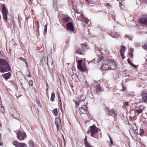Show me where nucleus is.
<instances>
[{
    "instance_id": "obj_1",
    "label": "nucleus",
    "mask_w": 147,
    "mask_h": 147,
    "mask_svg": "<svg viewBox=\"0 0 147 147\" xmlns=\"http://www.w3.org/2000/svg\"><path fill=\"white\" fill-rule=\"evenodd\" d=\"M10 69V67L7 61L4 59H0V70L1 72L8 71Z\"/></svg>"
},
{
    "instance_id": "obj_2",
    "label": "nucleus",
    "mask_w": 147,
    "mask_h": 147,
    "mask_svg": "<svg viewBox=\"0 0 147 147\" xmlns=\"http://www.w3.org/2000/svg\"><path fill=\"white\" fill-rule=\"evenodd\" d=\"M82 60H79L77 62V67L78 69L82 72H84L86 69V64L82 62Z\"/></svg>"
},
{
    "instance_id": "obj_3",
    "label": "nucleus",
    "mask_w": 147,
    "mask_h": 147,
    "mask_svg": "<svg viewBox=\"0 0 147 147\" xmlns=\"http://www.w3.org/2000/svg\"><path fill=\"white\" fill-rule=\"evenodd\" d=\"M108 63L109 70H114L116 69V63L114 60H108Z\"/></svg>"
},
{
    "instance_id": "obj_4",
    "label": "nucleus",
    "mask_w": 147,
    "mask_h": 147,
    "mask_svg": "<svg viewBox=\"0 0 147 147\" xmlns=\"http://www.w3.org/2000/svg\"><path fill=\"white\" fill-rule=\"evenodd\" d=\"M90 131L91 133V136L95 138H97V139H98V138L96 137V135H94L98 131L97 128L95 125L94 124L92 126H90Z\"/></svg>"
},
{
    "instance_id": "obj_5",
    "label": "nucleus",
    "mask_w": 147,
    "mask_h": 147,
    "mask_svg": "<svg viewBox=\"0 0 147 147\" xmlns=\"http://www.w3.org/2000/svg\"><path fill=\"white\" fill-rule=\"evenodd\" d=\"M106 113L108 115L113 117L114 118H116L117 115V112L115 109H107L106 111Z\"/></svg>"
},
{
    "instance_id": "obj_6",
    "label": "nucleus",
    "mask_w": 147,
    "mask_h": 147,
    "mask_svg": "<svg viewBox=\"0 0 147 147\" xmlns=\"http://www.w3.org/2000/svg\"><path fill=\"white\" fill-rule=\"evenodd\" d=\"M108 60L102 62L101 64V69L103 70L106 71L109 70L108 63Z\"/></svg>"
},
{
    "instance_id": "obj_7",
    "label": "nucleus",
    "mask_w": 147,
    "mask_h": 147,
    "mask_svg": "<svg viewBox=\"0 0 147 147\" xmlns=\"http://www.w3.org/2000/svg\"><path fill=\"white\" fill-rule=\"evenodd\" d=\"M18 138L20 140H23L26 138V134L25 132L19 131L17 133Z\"/></svg>"
},
{
    "instance_id": "obj_8",
    "label": "nucleus",
    "mask_w": 147,
    "mask_h": 147,
    "mask_svg": "<svg viewBox=\"0 0 147 147\" xmlns=\"http://www.w3.org/2000/svg\"><path fill=\"white\" fill-rule=\"evenodd\" d=\"M146 107L143 105H141L138 107V109L136 110L135 112L136 114L139 115V114L142 113L145 110Z\"/></svg>"
},
{
    "instance_id": "obj_9",
    "label": "nucleus",
    "mask_w": 147,
    "mask_h": 147,
    "mask_svg": "<svg viewBox=\"0 0 147 147\" xmlns=\"http://www.w3.org/2000/svg\"><path fill=\"white\" fill-rule=\"evenodd\" d=\"M13 144L16 147H26V144L23 143H20L17 141H14L13 142Z\"/></svg>"
},
{
    "instance_id": "obj_10",
    "label": "nucleus",
    "mask_w": 147,
    "mask_h": 147,
    "mask_svg": "<svg viewBox=\"0 0 147 147\" xmlns=\"http://www.w3.org/2000/svg\"><path fill=\"white\" fill-rule=\"evenodd\" d=\"M96 51H98L99 52H100V54H99L98 57L97 59V61L98 62H99L102 59H103V57L102 56V55L103 54L102 53V50L101 49L99 48H95Z\"/></svg>"
},
{
    "instance_id": "obj_11",
    "label": "nucleus",
    "mask_w": 147,
    "mask_h": 147,
    "mask_svg": "<svg viewBox=\"0 0 147 147\" xmlns=\"http://www.w3.org/2000/svg\"><path fill=\"white\" fill-rule=\"evenodd\" d=\"M140 23L145 25H147V16L142 17L139 20Z\"/></svg>"
},
{
    "instance_id": "obj_12",
    "label": "nucleus",
    "mask_w": 147,
    "mask_h": 147,
    "mask_svg": "<svg viewBox=\"0 0 147 147\" xmlns=\"http://www.w3.org/2000/svg\"><path fill=\"white\" fill-rule=\"evenodd\" d=\"M2 13L3 14V19L5 21H7V13L6 8L5 7L3 6L2 7Z\"/></svg>"
},
{
    "instance_id": "obj_13",
    "label": "nucleus",
    "mask_w": 147,
    "mask_h": 147,
    "mask_svg": "<svg viewBox=\"0 0 147 147\" xmlns=\"http://www.w3.org/2000/svg\"><path fill=\"white\" fill-rule=\"evenodd\" d=\"M66 28L68 30L70 31L71 32L74 31V28L73 25L71 22H69L67 23L66 24Z\"/></svg>"
},
{
    "instance_id": "obj_14",
    "label": "nucleus",
    "mask_w": 147,
    "mask_h": 147,
    "mask_svg": "<svg viewBox=\"0 0 147 147\" xmlns=\"http://www.w3.org/2000/svg\"><path fill=\"white\" fill-rule=\"evenodd\" d=\"M125 47L123 45H121V49L119 50V51L120 53L121 57L122 59H124L125 58L124 55V53L125 51Z\"/></svg>"
},
{
    "instance_id": "obj_15",
    "label": "nucleus",
    "mask_w": 147,
    "mask_h": 147,
    "mask_svg": "<svg viewBox=\"0 0 147 147\" xmlns=\"http://www.w3.org/2000/svg\"><path fill=\"white\" fill-rule=\"evenodd\" d=\"M55 122L56 125L57 127V131H59V126L61 125V119L60 117H59L58 119L57 117H56L55 119ZM62 127V126H61Z\"/></svg>"
},
{
    "instance_id": "obj_16",
    "label": "nucleus",
    "mask_w": 147,
    "mask_h": 147,
    "mask_svg": "<svg viewBox=\"0 0 147 147\" xmlns=\"http://www.w3.org/2000/svg\"><path fill=\"white\" fill-rule=\"evenodd\" d=\"M94 88L96 93L99 91H102L104 90V89L100 87L99 85L96 83L94 84Z\"/></svg>"
},
{
    "instance_id": "obj_17",
    "label": "nucleus",
    "mask_w": 147,
    "mask_h": 147,
    "mask_svg": "<svg viewBox=\"0 0 147 147\" xmlns=\"http://www.w3.org/2000/svg\"><path fill=\"white\" fill-rule=\"evenodd\" d=\"M79 110L81 113L85 114L86 112L87 109L85 106L83 105H82V107L79 108Z\"/></svg>"
},
{
    "instance_id": "obj_18",
    "label": "nucleus",
    "mask_w": 147,
    "mask_h": 147,
    "mask_svg": "<svg viewBox=\"0 0 147 147\" xmlns=\"http://www.w3.org/2000/svg\"><path fill=\"white\" fill-rule=\"evenodd\" d=\"M80 16L81 17V18L82 19V21L83 22H84L86 24H87L88 22H89V20L86 17L84 16V15L83 14H81Z\"/></svg>"
},
{
    "instance_id": "obj_19",
    "label": "nucleus",
    "mask_w": 147,
    "mask_h": 147,
    "mask_svg": "<svg viewBox=\"0 0 147 147\" xmlns=\"http://www.w3.org/2000/svg\"><path fill=\"white\" fill-rule=\"evenodd\" d=\"M11 76V74L10 72L5 73L3 75V78L6 80H7L10 78Z\"/></svg>"
},
{
    "instance_id": "obj_20",
    "label": "nucleus",
    "mask_w": 147,
    "mask_h": 147,
    "mask_svg": "<svg viewBox=\"0 0 147 147\" xmlns=\"http://www.w3.org/2000/svg\"><path fill=\"white\" fill-rule=\"evenodd\" d=\"M142 100L144 102H147V94L144 93L142 96Z\"/></svg>"
},
{
    "instance_id": "obj_21",
    "label": "nucleus",
    "mask_w": 147,
    "mask_h": 147,
    "mask_svg": "<svg viewBox=\"0 0 147 147\" xmlns=\"http://www.w3.org/2000/svg\"><path fill=\"white\" fill-rule=\"evenodd\" d=\"M82 51L80 49H77L76 51V53L77 54L82 55L84 53L83 50L84 49V48L82 47Z\"/></svg>"
},
{
    "instance_id": "obj_22",
    "label": "nucleus",
    "mask_w": 147,
    "mask_h": 147,
    "mask_svg": "<svg viewBox=\"0 0 147 147\" xmlns=\"http://www.w3.org/2000/svg\"><path fill=\"white\" fill-rule=\"evenodd\" d=\"M0 111L3 113H4L5 112L4 108L1 104H0Z\"/></svg>"
},
{
    "instance_id": "obj_23",
    "label": "nucleus",
    "mask_w": 147,
    "mask_h": 147,
    "mask_svg": "<svg viewBox=\"0 0 147 147\" xmlns=\"http://www.w3.org/2000/svg\"><path fill=\"white\" fill-rule=\"evenodd\" d=\"M86 98L85 96L84 95H82L80 96V98L78 99V100L80 101H83Z\"/></svg>"
},
{
    "instance_id": "obj_24",
    "label": "nucleus",
    "mask_w": 147,
    "mask_h": 147,
    "mask_svg": "<svg viewBox=\"0 0 147 147\" xmlns=\"http://www.w3.org/2000/svg\"><path fill=\"white\" fill-rule=\"evenodd\" d=\"M55 98V94L54 92H52L50 98L51 100L53 102L54 101V99Z\"/></svg>"
},
{
    "instance_id": "obj_25",
    "label": "nucleus",
    "mask_w": 147,
    "mask_h": 147,
    "mask_svg": "<svg viewBox=\"0 0 147 147\" xmlns=\"http://www.w3.org/2000/svg\"><path fill=\"white\" fill-rule=\"evenodd\" d=\"M53 113L55 116H57L58 114L57 109H55L53 111Z\"/></svg>"
},
{
    "instance_id": "obj_26",
    "label": "nucleus",
    "mask_w": 147,
    "mask_h": 147,
    "mask_svg": "<svg viewBox=\"0 0 147 147\" xmlns=\"http://www.w3.org/2000/svg\"><path fill=\"white\" fill-rule=\"evenodd\" d=\"M29 144L30 147H34V144L31 141H29Z\"/></svg>"
},
{
    "instance_id": "obj_27",
    "label": "nucleus",
    "mask_w": 147,
    "mask_h": 147,
    "mask_svg": "<svg viewBox=\"0 0 147 147\" xmlns=\"http://www.w3.org/2000/svg\"><path fill=\"white\" fill-rule=\"evenodd\" d=\"M84 145H86V144H89L88 142L87 138L86 137H85L84 140Z\"/></svg>"
},
{
    "instance_id": "obj_28",
    "label": "nucleus",
    "mask_w": 147,
    "mask_h": 147,
    "mask_svg": "<svg viewBox=\"0 0 147 147\" xmlns=\"http://www.w3.org/2000/svg\"><path fill=\"white\" fill-rule=\"evenodd\" d=\"M64 19L65 21L68 22L70 18L69 16H65V17L64 18Z\"/></svg>"
},
{
    "instance_id": "obj_29",
    "label": "nucleus",
    "mask_w": 147,
    "mask_h": 147,
    "mask_svg": "<svg viewBox=\"0 0 147 147\" xmlns=\"http://www.w3.org/2000/svg\"><path fill=\"white\" fill-rule=\"evenodd\" d=\"M47 26L46 25L45 26L44 29V34H45L47 33Z\"/></svg>"
},
{
    "instance_id": "obj_30",
    "label": "nucleus",
    "mask_w": 147,
    "mask_h": 147,
    "mask_svg": "<svg viewBox=\"0 0 147 147\" xmlns=\"http://www.w3.org/2000/svg\"><path fill=\"white\" fill-rule=\"evenodd\" d=\"M74 102H75V104H76V108H78L79 106V105H80V101L79 100V101L78 102H77L75 100H74Z\"/></svg>"
},
{
    "instance_id": "obj_31",
    "label": "nucleus",
    "mask_w": 147,
    "mask_h": 147,
    "mask_svg": "<svg viewBox=\"0 0 147 147\" xmlns=\"http://www.w3.org/2000/svg\"><path fill=\"white\" fill-rule=\"evenodd\" d=\"M36 101L37 102V103L40 107H41V105L39 99L38 98H36Z\"/></svg>"
},
{
    "instance_id": "obj_32",
    "label": "nucleus",
    "mask_w": 147,
    "mask_h": 147,
    "mask_svg": "<svg viewBox=\"0 0 147 147\" xmlns=\"http://www.w3.org/2000/svg\"><path fill=\"white\" fill-rule=\"evenodd\" d=\"M20 59L22 61H23L25 62L26 63V64H27V62L26 61V59H25L22 57H20Z\"/></svg>"
},
{
    "instance_id": "obj_33",
    "label": "nucleus",
    "mask_w": 147,
    "mask_h": 147,
    "mask_svg": "<svg viewBox=\"0 0 147 147\" xmlns=\"http://www.w3.org/2000/svg\"><path fill=\"white\" fill-rule=\"evenodd\" d=\"M53 7L55 9V10H57L58 9H57V4H54L53 5Z\"/></svg>"
},
{
    "instance_id": "obj_34",
    "label": "nucleus",
    "mask_w": 147,
    "mask_h": 147,
    "mask_svg": "<svg viewBox=\"0 0 147 147\" xmlns=\"http://www.w3.org/2000/svg\"><path fill=\"white\" fill-rule=\"evenodd\" d=\"M123 104L124 105V106H125V105H126L127 106H129V103L128 102H123Z\"/></svg>"
},
{
    "instance_id": "obj_35",
    "label": "nucleus",
    "mask_w": 147,
    "mask_h": 147,
    "mask_svg": "<svg viewBox=\"0 0 147 147\" xmlns=\"http://www.w3.org/2000/svg\"><path fill=\"white\" fill-rule=\"evenodd\" d=\"M86 2L89 4H92L93 1L92 0H85Z\"/></svg>"
},
{
    "instance_id": "obj_36",
    "label": "nucleus",
    "mask_w": 147,
    "mask_h": 147,
    "mask_svg": "<svg viewBox=\"0 0 147 147\" xmlns=\"http://www.w3.org/2000/svg\"><path fill=\"white\" fill-rule=\"evenodd\" d=\"M11 24L12 25L13 29H14L16 27V25L13 20L12 21V22L11 23Z\"/></svg>"
},
{
    "instance_id": "obj_37",
    "label": "nucleus",
    "mask_w": 147,
    "mask_h": 147,
    "mask_svg": "<svg viewBox=\"0 0 147 147\" xmlns=\"http://www.w3.org/2000/svg\"><path fill=\"white\" fill-rule=\"evenodd\" d=\"M125 36H126V37L127 38H128L129 40H132V39H133L132 37H131V36H129L125 35Z\"/></svg>"
},
{
    "instance_id": "obj_38",
    "label": "nucleus",
    "mask_w": 147,
    "mask_h": 147,
    "mask_svg": "<svg viewBox=\"0 0 147 147\" xmlns=\"http://www.w3.org/2000/svg\"><path fill=\"white\" fill-rule=\"evenodd\" d=\"M142 47L143 48L147 49V44L146 45H143L142 46Z\"/></svg>"
},
{
    "instance_id": "obj_39",
    "label": "nucleus",
    "mask_w": 147,
    "mask_h": 147,
    "mask_svg": "<svg viewBox=\"0 0 147 147\" xmlns=\"http://www.w3.org/2000/svg\"><path fill=\"white\" fill-rule=\"evenodd\" d=\"M29 83L30 85L32 86L33 84V81L32 80H30L29 82Z\"/></svg>"
},
{
    "instance_id": "obj_40",
    "label": "nucleus",
    "mask_w": 147,
    "mask_h": 147,
    "mask_svg": "<svg viewBox=\"0 0 147 147\" xmlns=\"http://www.w3.org/2000/svg\"><path fill=\"white\" fill-rule=\"evenodd\" d=\"M39 23L38 21H35V24L37 26L38 28V29L39 27Z\"/></svg>"
},
{
    "instance_id": "obj_41",
    "label": "nucleus",
    "mask_w": 147,
    "mask_h": 147,
    "mask_svg": "<svg viewBox=\"0 0 147 147\" xmlns=\"http://www.w3.org/2000/svg\"><path fill=\"white\" fill-rule=\"evenodd\" d=\"M140 132L139 133V134L140 135H142L144 133V131L141 129L140 130Z\"/></svg>"
},
{
    "instance_id": "obj_42",
    "label": "nucleus",
    "mask_w": 147,
    "mask_h": 147,
    "mask_svg": "<svg viewBox=\"0 0 147 147\" xmlns=\"http://www.w3.org/2000/svg\"><path fill=\"white\" fill-rule=\"evenodd\" d=\"M85 146L86 147H92V146L91 145V144H87L86 145H85Z\"/></svg>"
},
{
    "instance_id": "obj_43",
    "label": "nucleus",
    "mask_w": 147,
    "mask_h": 147,
    "mask_svg": "<svg viewBox=\"0 0 147 147\" xmlns=\"http://www.w3.org/2000/svg\"><path fill=\"white\" fill-rule=\"evenodd\" d=\"M87 44L86 43H84L82 45V47L84 48V49L85 48V47L86 46Z\"/></svg>"
},
{
    "instance_id": "obj_44",
    "label": "nucleus",
    "mask_w": 147,
    "mask_h": 147,
    "mask_svg": "<svg viewBox=\"0 0 147 147\" xmlns=\"http://www.w3.org/2000/svg\"><path fill=\"white\" fill-rule=\"evenodd\" d=\"M142 2L145 4H147V0H143Z\"/></svg>"
},
{
    "instance_id": "obj_45",
    "label": "nucleus",
    "mask_w": 147,
    "mask_h": 147,
    "mask_svg": "<svg viewBox=\"0 0 147 147\" xmlns=\"http://www.w3.org/2000/svg\"><path fill=\"white\" fill-rule=\"evenodd\" d=\"M57 0H53V5L54 4H57Z\"/></svg>"
},
{
    "instance_id": "obj_46",
    "label": "nucleus",
    "mask_w": 147,
    "mask_h": 147,
    "mask_svg": "<svg viewBox=\"0 0 147 147\" xmlns=\"http://www.w3.org/2000/svg\"><path fill=\"white\" fill-rule=\"evenodd\" d=\"M111 13H112V16H111L112 17V18H114V17L115 16L114 15H113L112 14H113V11H112L111 12Z\"/></svg>"
},
{
    "instance_id": "obj_47",
    "label": "nucleus",
    "mask_w": 147,
    "mask_h": 147,
    "mask_svg": "<svg viewBox=\"0 0 147 147\" xmlns=\"http://www.w3.org/2000/svg\"><path fill=\"white\" fill-rule=\"evenodd\" d=\"M131 65L133 66V67H136V65H134V64H133V63H131Z\"/></svg>"
},
{
    "instance_id": "obj_48",
    "label": "nucleus",
    "mask_w": 147,
    "mask_h": 147,
    "mask_svg": "<svg viewBox=\"0 0 147 147\" xmlns=\"http://www.w3.org/2000/svg\"><path fill=\"white\" fill-rule=\"evenodd\" d=\"M133 51V49L132 48H130L129 50V52L132 53V52Z\"/></svg>"
},
{
    "instance_id": "obj_49",
    "label": "nucleus",
    "mask_w": 147,
    "mask_h": 147,
    "mask_svg": "<svg viewBox=\"0 0 147 147\" xmlns=\"http://www.w3.org/2000/svg\"><path fill=\"white\" fill-rule=\"evenodd\" d=\"M18 21L19 22V26H21V22L20 20V19L19 18H18Z\"/></svg>"
},
{
    "instance_id": "obj_50",
    "label": "nucleus",
    "mask_w": 147,
    "mask_h": 147,
    "mask_svg": "<svg viewBox=\"0 0 147 147\" xmlns=\"http://www.w3.org/2000/svg\"><path fill=\"white\" fill-rule=\"evenodd\" d=\"M119 5L120 6H122L123 5L122 2H121L120 1L119 2Z\"/></svg>"
},
{
    "instance_id": "obj_51",
    "label": "nucleus",
    "mask_w": 147,
    "mask_h": 147,
    "mask_svg": "<svg viewBox=\"0 0 147 147\" xmlns=\"http://www.w3.org/2000/svg\"><path fill=\"white\" fill-rule=\"evenodd\" d=\"M129 55H130V57H132L133 56L132 53H131L129 52Z\"/></svg>"
},
{
    "instance_id": "obj_52",
    "label": "nucleus",
    "mask_w": 147,
    "mask_h": 147,
    "mask_svg": "<svg viewBox=\"0 0 147 147\" xmlns=\"http://www.w3.org/2000/svg\"><path fill=\"white\" fill-rule=\"evenodd\" d=\"M127 61L128 63L129 64H131V63L129 59H127Z\"/></svg>"
},
{
    "instance_id": "obj_53",
    "label": "nucleus",
    "mask_w": 147,
    "mask_h": 147,
    "mask_svg": "<svg viewBox=\"0 0 147 147\" xmlns=\"http://www.w3.org/2000/svg\"><path fill=\"white\" fill-rule=\"evenodd\" d=\"M140 45V43H136V44H135V45L136 46H139Z\"/></svg>"
},
{
    "instance_id": "obj_54",
    "label": "nucleus",
    "mask_w": 147,
    "mask_h": 147,
    "mask_svg": "<svg viewBox=\"0 0 147 147\" xmlns=\"http://www.w3.org/2000/svg\"><path fill=\"white\" fill-rule=\"evenodd\" d=\"M110 142H111V144H113V141L110 138Z\"/></svg>"
},
{
    "instance_id": "obj_55",
    "label": "nucleus",
    "mask_w": 147,
    "mask_h": 147,
    "mask_svg": "<svg viewBox=\"0 0 147 147\" xmlns=\"http://www.w3.org/2000/svg\"><path fill=\"white\" fill-rule=\"evenodd\" d=\"M106 5L107 6H109H109H110V4L109 3H107L106 4Z\"/></svg>"
},
{
    "instance_id": "obj_56",
    "label": "nucleus",
    "mask_w": 147,
    "mask_h": 147,
    "mask_svg": "<svg viewBox=\"0 0 147 147\" xmlns=\"http://www.w3.org/2000/svg\"><path fill=\"white\" fill-rule=\"evenodd\" d=\"M139 28L141 29H142V28H143V26H140L139 27Z\"/></svg>"
},
{
    "instance_id": "obj_57",
    "label": "nucleus",
    "mask_w": 147,
    "mask_h": 147,
    "mask_svg": "<svg viewBox=\"0 0 147 147\" xmlns=\"http://www.w3.org/2000/svg\"><path fill=\"white\" fill-rule=\"evenodd\" d=\"M28 73H29L28 75H27V76L30 77V72H29Z\"/></svg>"
},
{
    "instance_id": "obj_58",
    "label": "nucleus",
    "mask_w": 147,
    "mask_h": 147,
    "mask_svg": "<svg viewBox=\"0 0 147 147\" xmlns=\"http://www.w3.org/2000/svg\"><path fill=\"white\" fill-rule=\"evenodd\" d=\"M60 97L59 96V97L58 98V99H59V100H60L59 102H60L61 104V99H60Z\"/></svg>"
},
{
    "instance_id": "obj_59",
    "label": "nucleus",
    "mask_w": 147,
    "mask_h": 147,
    "mask_svg": "<svg viewBox=\"0 0 147 147\" xmlns=\"http://www.w3.org/2000/svg\"><path fill=\"white\" fill-rule=\"evenodd\" d=\"M95 60L94 59H93L92 61V63H95Z\"/></svg>"
},
{
    "instance_id": "obj_60",
    "label": "nucleus",
    "mask_w": 147,
    "mask_h": 147,
    "mask_svg": "<svg viewBox=\"0 0 147 147\" xmlns=\"http://www.w3.org/2000/svg\"><path fill=\"white\" fill-rule=\"evenodd\" d=\"M90 132V131H87V134H89V133Z\"/></svg>"
},
{
    "instance_id": "obj_61",
    "label": "nucleus",
    "mask_w": 147,
    "mask_h": 147,
    "mask_svg": "<svg viewBox=\"0 0 147 147\" xmlns=\"http://www.w3.org/2000/svg\"><path fill=\"white\" fill-rule=\"evenodd\" d=\"M110 15H111V13H109L108 15V16H110Z\"/></svg>"
},
{
    "instance_id": "obj_62",
    "label": "nucleus",
    "mask_w": 147,
    "mask_h": 147,
    "mask_svg": "<svg viewBox=\"0 0 147 147\" xmlns=\"http://www.w3.org/2000/svg\"><path fill=\"white\" fill-rule=\"evenodd\" d=\"M1 135L0 134V139L1 140Z\"/></svg>"
},
{
    "instance_id": "obj_63",
    "label": "nucleus",
    "mask_w": 147,
    "mask_h": 147,
    "mask_svg": "<svg viewBox=\"0 0 147 147\" xmlns=\"http://www.w3.org/2000/svg\"><path fill=\"white\" fill-rule=\"evenodd\" d=\"M63 139L65 141V139H64V137H63Z\"/></svg>"
},
{
    "instance_id": "obj_64",
    "label": "nucleus",
    "mask_w": 147,
    "mask_h": 147,
    "mask_svg": "<svg viewBox=\"0 0 147 147\" xmlns=\"http://www.w3.org/2000/svg\"><path fill=\"white\" fill-rule=\"evenodd\" d=\"M123 107L124 108H125V106H124V105L123 106Z\"/></svg>"
}]
</instances>
